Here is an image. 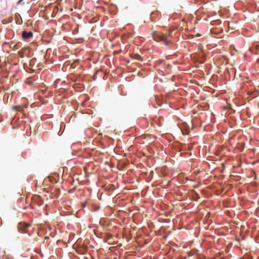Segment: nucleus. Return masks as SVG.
I'll return each instance as SVG.
<instances>
[{
	"instance_id": "6e6552de",
	"label": "nucleus",
	"mask_w": 259,
	"mask_h": 259,
	"mask_svg": "<svg viewBox=\"0 0 259 259\" xmlns=\"http://www.w3.org/2000/svg\"><path fill=\"white\" fill-rule=\"evenodd\" d=\"M29 225H28V224H26V226H25V227H29Z\"/></svg>"
},
{
	"instance_id": "39448f33",
	"label": "nucleus",
	"mask_w": 259,
	"mask_h": 259,
	"mask_svg": "<svg viewBox=\"0 0 259 259\" xmlns=\"http://www.w3.org/2000/svg\"><path fill=\"white\" fill-rule=\"evenodd\" d=\"M35 61H36V59L35 58L31 59L30 61V65H33V64L34 63Z\"/></svg>"
},
{
	"instance_id": "423d86ee",
	"label": "nucleus",
	"mask_w": 259,
	"mask_h": 259,
	"mask_svg": "<svg viewBox=\"0 0 259 259\" xmlns=\"http://www.w3.org/2000/svg\"><path fill=\"white\" fill-rule=\"evenodd\" d=\"M21 108V107L20 106H15L14 107V109L17 111H20V109Z\"/></svg>"
},
{
	"instance_id": "7ed1b4c3",
	"label": "nucleus",
	"mask_w": 259,
	"mask_h": 259,
	"mask_svg": "<svg viewBox=\"0 0 259 259\" xmlns=\"http://www.w3.org/2000/svg\"><path fill=\"white\" fill-rule=\"evenodd\" d=\"M181 130L183 135H188L189 134L190 131L189 129L186 128L185 124L182 126Z\"/></svg>"
},
{
	"instance_id": "f257e3e1",
	"label": "nucleus",
	"mask_w": 259,
	"mask_h": 259,
	"mask_svg": "<svg viewBox=\"0 0 259 259\" xmlns=\"http://www.w3.org/2000/svg\"><path fill=\"white\" fill-rule=\"evenodd\" d=\"M152 37L157 41H162L165 45L167 46L169 41L167 36L158 31H153L152 33Z\"/></svg>"
},
{
	"instance_id": "0eeeda50",
	"label": "nucleus",
	"mask_w": 259,
	"mask_h": 259,
	"mask_svg": "<svg viewBox=\"0 0 259 259\" xmlns=\"http://www.w3.org/2000/svg\"><path fill=\"white\" fill-rule=\"evenodd\" d=\"M137 59H138L139 60H142L141 57L140 56H138Z\"/></svg>"
},
{
	"instance_id": "1a4fd4ad",
	"label": "nucleus",
	"mask_w": 259,
	"mask_h": 259,
	"mask_svg": "<svg viewBox=\"0 0 259 259\" xmlns=\"http://www.w3.org/2000/svg\"><path fill=\"white\" fill-rule=\"evenodd\" d=\"M22 1V0H20V2L21 1Z\"/></svg>"
},
{
	"instance_id": "20e7f679",
	"label": "nucleus",
	"mask_w": 259,
	"mask_h": 259,
	"mask_svg": "<svg viewBox=\"0 0 259 259\" xmlns=\"http://www.w3.org/2000/svg\"><path fill=\"white\" fill-rule=\"evenodd\" d=\"M158 12H152L151 14V15H150V18L152 20V21H154V18L155 17H156V16L158 14Z\"/></svg>"
},
{
	"instance_id": "f03ea898",
	"label": "nucleus",
	"mask_w": 259,
	"mask_h": 259,
	"mask_svg": "<svg viewBox=\"0 0 259 259\" xmlns=\"http://www.w3.org/2000/svg\"><path fill=\"white\" fill-rule=\"evenodd\" d=\"M22 37L24 39L29 38L33 36V33L32 32H27L26 31H24L22 34Z\"/></svg>"
}]
</instances>
